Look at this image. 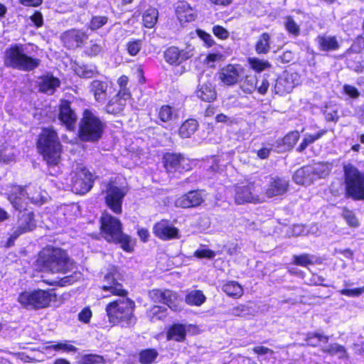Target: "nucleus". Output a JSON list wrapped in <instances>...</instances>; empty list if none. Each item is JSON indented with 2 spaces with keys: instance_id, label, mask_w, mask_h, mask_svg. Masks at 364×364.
<instances>
[{
  "instance_id": "f8f14e48",
  "label": "nucleus",
  "mask_w": 364,
  "mask_h": 364,
  "mask_svg": "<svg viewBox=\"0 0 364 364\" xmlns=\"http://www.w3.org/2000/svg\"><path fill=\"white\" fill-rule=\"evenodd\" d=\"M126 194L127 190L125 188H119L109 183L105 191V198L107 205L114 213H121L122 200Z\"/></svg>"
},
{
  "instance_id": "69168bd1",
  "label": "nucleus",
  "mask_w": 364,
  "mask_h": 364,
  "mask_svg": "<svg viewBox=\"0 0 364 364\" xmlns=\"http://www.w3.org/2000/svg\"><path fill=\"white\" fill-rule=\"evenodd\" d=\"M119 237L120 238L113 240L111 242L120 243L121 247L124 250L127 252H131L132 250V248L130 247L129 245V237L127 235H124L122 232L121 233Z\"/></svg>"
},
{
  "instance_id": "20e7f679",
  "label": "nucleus",
  "mask_w": 364,
  "mask_h": 364,
  "mask_svg": "<svg viewBox=\"0 0 364 364\" xmlns=\"http://www.w3.org/2000/svg\"><path fill=\"white\" fill-rule=\"evenodd\" d=\"M37 147L49 165H57L60 159L61 144L56 132L50 127L43 129Z\"/></svg>"
},
{
  "instance_id": "412c9836",
  "label": "nucleus",
  "mask_w": 364,
  "mask_h": 364,
  "mask_svg": "<svg viewBox=\"0 0 364 364\" xmlns=\"http://www.w3.org/2000/svg\"><path fill=\"white\" fill-rule=\"evenodd\" d=\"M59 120L66 126L68 130H73L77 120L75 112L70 108L68 101L62 102L60 106Z\"/></svg>"
},
{
  "instance_id": "f257e3e1",
  "label": "nucleus",
  "mask_w": 364,
  "mask_h": 364,
  "mask_svg": "<svg viewBox=\"0 0 364 364\" xmlns=\"http://www.w3.org/2000/svg\"><path fill=\"white\" fill-rule=\"evenodd\" d=\"M105 284L102 289L113 295L122 296L120 299L109 302L105 308L109 323L113 325L122 323L123 326H130L135 322L134 316V302L125 298L126 291L122 285L117 282L112 273L105 276Z\"/></svg>"
},
{
  "instance_id": "9d476101",
  "label": "nucleus",
  "mask_w": 364,
  "mask_h": 364,
  "mask_svg": "<svg viewBox=\"0 0 364 364\" xmlns=\"http://www.w3.org/2000/svg\"><path fill=\"white\" fill-rule=\"evenodd\" d=\"M36 226L34 214L32 211H26L18 216L17 221L11 230L7 245L11 246L14 240L21 235L33 230Z\"/></svg>"
},
{
  "instance_id": "ddd939ff",
  "label": "nucleus",
  "mask_w": 364,
  "mask_h": 364,
  "mask_svg": "<svg viewBox=\"0 0 364 364\" xmlns=\"http://www.w3.org/2000/svg\"><path fill=\"white\" fill-rule=\"evenodd\" d=\"M149 296L154 302L163 303L175 311L181 309L180 300L176 293L171 290L152 289L149 292Z\"/></svg>"
},
{
  "instance_id": "6e6552de",
  "label": "nucleus",
  "mask_w": 364,
  "mask_h": 364,
  "mask_svg": "<svg viewBox=\"0 0 364 364\" xmlns=\"http://www.w3.org/2000/svg\"><path fill=\"white\" fill-rule=\"evenodd\" d=\"M235 201L238 205L247 203H261L264 201L263 189L259 183L249 182L238 184L234 188Z\"/></svg>"
},
{
  "instance_id": "f704fd0d",
  "label": "nucleus",
  "mask_w": 364,
  "mask_h": 364,
  "mask_svg": "<svg viewBox=\"0 0 364 364\" xmlns=\"http://www.w3.org/2000/svg\"><path fill=\"white\" fill-rule=\"evenodd\" d=\"M74 70L79 77L85 78L92 77L97 73L96 66L91 64H75Z\"/></svg>"
},
{
  "instance_id": "c03bdc74",
  "label": "nucleus",
  "mask_w": 364,
  "mask_h": 364,
  "mask_svg": "<svg viewBox=\"0 0 364 364\" xmlns=\"http://www.w3.org/2000/svg\"><path fill=\"white\" fill-rule=\"evenodd\" d=\"M157 9L150 7L143 14V23L146 28H153L158 21Z\"/></svg>"
},
{
  "instance_id": "13d9d810",
  "label": "nucleus",
  "mask_w": 364,
  "mask_h": 364,
  "mask_svg": "<svg viewBox=\"0 0 364 364\" xmlns=\"http://www.w3.org/2000/svg\"><path fill=\"white\" fill-rule=\"evenodd\" d=\"M343 217L349 226L353 228H357L359 226V221L352 211L349 210H344L343 212Z\"/></svg>"
},
{
  "instance_id": "f03ea898",
  "label": "nucleus",
  "mask_w": 364,
  "mask_h": 364,
  "mask_svg": "<svg viewBox=\"0 0 364 364\" xmlns=\"http://www.w3.org/2000/svg\"><path fill=\"white\" fill-rule=\"evenodd\" d=\"M37 266L42 272L66 273L73 268V262L65 251L60 248H48L39 254Z\"/></svg>"
},
{
  "instance_id": "0e129e2a",
  "label": "nucleus",
  "mask_w": 364,
  "mask_h": 364,
  "mask_svg": "<svg viewBox=\"0 0 364 364\" xmlns=\"http://www.w3.org/2000/svg\"><path fill=\"white\" fill-rule=\"evenodd\" d=\"M340 294L349 297H358L364 293V287L355 289H343L339 291Z\"/></svg>"
},
{
  "instance_id": "423d86ee",
  "label": "nucleus",
  "mask_w": 364,
  "mask_h": 364,
  "mask_svg": "<svg viewBox=\"0 0 364 364\" xmlns=\"http://www.w3.org/2000/svg\"><path fill=\"white\" fill-rule=\"evenodd\" d=\"M344 176L347 195L354 200H364V172L348 164L344 166Z\"/></svg>"
},
{
  "instance_id": "39448f33",
  "label": "nucleus",
  "mask_w": 364,
  "mask_h": 364,
  "mask_svg": "<svg viewBox=\"0 0 364 364\" xmlns=\"http://www.w3.org/2000/svg\"><path fill=\"white\" fill-rule=\"evenodd\" d=\"M40 63V59L26 55L21 44L12 46L4 52V64L8 68L29 72L37 68Z\"/></svg>"
},
{
  "instance_id": "c9c22d12",
  "label": "nucleus",
  "mask_w": 364,
  "mask_h": 364,
  "mask_svg": "<svg viewBox=\"0 0 364 364\" xmlns=\"http://www.w3.org/2000/svg\"><path fill=\"white\" fill-rule=\"evenodd\" d=\"M222 289L227 295L231 297L240 298L243 294L242 286L235 281L228 282L223 286Z\"/></svg>"
},
{
  "instance_id": "aec40b11",
  "label": "nucleus",
  "mask_w": 364,
  "mask_h": 364,
  "mask_svg": "<svg viewBox=\"0 0 364 364\" xmlns=\"http://www.w3.org/2000/svg\"><path fill=\"white\" fill-rule=\"evenodd\" d=\"M298 84L296 75L293 73H284L276 81L274 91L280 95L289 93Z\"/></svg>"
},
{
  "instance_id": "052dcab7",
  "label": "nucleus",
  "mask_w": 364,
  "mask_h": 364,
  "mask_svg": "<svg viewBox=\"0 0 364 364\" xmlns=\"http://www.w3.org/2000/svg\"><path fill=\"white\" fill-rule=\"evenodd\" d=\"M82 364H103L104 358L98 355H85L81 358Z\"/></svg>"
},
{
  "instance_id": "09e8293b",
  "label": "nucleus",
  "mask_w": 364,
  "mask_h": 364,
  "mask_svg": "<svg viewBox=\"0 0 364 364\" xmlns=\"http://www.w3.org/2000/svg\"><path fill=\"white\" fill-rule=\"evenodd\" d=\"M205 300V295L198 290L191 291L186 296V302L191 305L200 306Z\"/></svg>"
},
{
  "instance_id": "a18cd8bd",
  "label": "nucleus",
  "mask_w": 364,
  "mask_h": 364,
  "mask_svg": "<svg viewBox=\"0 0 364 364\" xmlns=\"http://www.w3.org/2000/svg\"><path fill=\"white\" fill-rule=\"evenodd\" d=\"M16 154L12 146L0 145V163L9 164L15 160Z\"/></svg>"
},
{
  "instance_id": "b1692460",
  "label": "nucleus",
  "mask_w": 364,
  "mask_h": 364,
  "mask_svg": "<svg viewBox=\"0 0 364 364\" xmlns=\"http://www.w3.org/2000/svg\"><path fill=\"white\" fill-rule=\"evenodd\" d=\"M60 85L59 79L52 75H43L38 80L39 91L48 95H53Z\"/></svg>"
},
{
  "instance_id": "bf43d9fd",
  "label": "nucleus",
  "mask_w": 364,
  "mask_h": 364,
  "mask_svg": "<svg viewBox=\"0 0 364 364\" xmlns=\"http://www.w3.org/2000/svg\"><path fill=\"white\" fill-rule=\"evenodd\" d=\"M223 55L220 53H210L206 55L204 63L209 67H214L215 63L221 61L223 60Z\"/></svg>"
},
{
  "instance_id": "4d7b16f0",
  "label": "nucleus",
  "mask_w": 364,
  "mask_h": 364,
  "mask_svg": "<svg viewBox=\"0 0 364 364\" xmlns=\"http://www.w3.org/2000/svg\"><path fill=\"white\" fill-rule=\"evenodd\" d=\"M102 50V44L100 42L92 41L90 42V44L87 46L85 48L86 54L90 56H95L98 55Z\"/></svg>"
},
{
  "instance_id": "9b49d317",
  "label": "nucleus",
  "mask_w": 364,
  "mask_h": 364,
  "mask_svg": "<svg viewBox=\"0 0 364 364\" xmlns=\"http://www.w3.org/2000/svg\"><path fill=\"white\" fill-rule=\"evenodd\" d=\"M100 229L103 237L108 242L120 238L122 224L117 218L109 213H103L100 219Z\"/></svg>"
},
{
  "instance_id": "473e14b6",
  "label": "nucleus",
  "mask_w": 364,
  "mask_h": 364,
  "mask_svg": "<svg viewBox=\"0 0 364 364\" xmlns=\"http://www.w3.org/2000/svg\"><path fill=\"white\" fill-rule=\"evenodd\" d=\"M294 182L300 185H309L314 181V176L308 166L298 169L293 176Z\"/></svg>"
},
{
  "instance_id": "72a5a7b5",
  "label": "nucleus",
  "mask_w": 364,
  "mask_h": 364,
  "mask_svg": "<svg viewBox=\"0 0 364 364\" xmlns=\"http://www.w3.org/2000/svg\"><path fill=\"white\" fill-rule=\"evenodd\" d=\"M128 99H124L117 94L112 98L106 106V112L109 114H117L120 113L126 105Z\"/></svg>"
},
{
  "instance_id": "774afa93",
  "label": "nucleus",
  "mask_w": 364,
  "mask_h": 364,
  "mask_svg": "<svg viewBox=\"0 0 364 364\" xmlns=\"http://www.w3.org/2000/svg\"><path fill=\"white\" fill-rule=\"evenodd\" d=\"M196 32L198 37L203 41L206 46L211 47L215 44V41L210 34L200 29L197 30Z\"/></svg>"
},
{
  "instance_id": "bb28decb",
  "label": "nucleus",
  "mask_w": 364,
  "mask_h": 364,
  "mask_svg": "<svg viewBox=\"0 0 364 364\" xmlns=\"http://www.w3.org/2000/svg\"><path fill=\"white\" fill-rule=\"evenodd\" d=\"M196 95L202 101L207 102H213L217 97L215 88L210 82L199 85L196 90Z\"/></svg>"
},
{
  "instance_id": "58836bf2",
  "label": "nucleus",
  "mask_w": 364,
  "mask_h": 364,
  "mask_svg": "<svg viewBox=\"0 0 364 364\" xmlns=\"http://www.w3.org/2000/svg\"><path fill=\"white\" fill-rule=\"evenodd\" d=\"M321 350L322 352L331 355H338L340 359L348 358V353L345 347L338 343H331L323 346L321 348Z\"/></svg>"
},
{
  "instance_id": "a19ab883",
  "label": "nucleus",
  "mask_w": 364,
  "mask_h": 364,
  "mask_svg": "<svg viewBox=\"0 0 364 364\" xmlns=\"http://www.w3.org/2000/svg\"><path fill=\"white\" fill-rule=\"evenodd\" d=\"M198 127V122L196 119H189L180 127L179 134L182 138H188L195 133Z\"/></svg>"
},
{
  "instance_id": "5fc2aeb1",
  "label": "nucleus",
  "mask_w": 364,
  "mask_h": 364,
  "mask_svg": "<svg viewBox=\"0 0 364 364\" xmlns=\"http://www.w3.org/2000/svg\"><path fill=\"white\" fill-rule=\"evenodd\" d=\"M300 134L298 131H294L285 135L282 139L283 144L288 149H291L299 139Z\"/></svg>"
},
{
  "instance_id": "37998d69",
  "label": "nucleus",
  "mask_w": 364,
  "mask_h": 364,
  "mask_svg": "<svg viewBox=\"0 0 364 364\" xmlns=\"http://www.w3.org/2000/svg\"><path fill=\"white\" fill-rule=\"evenodd\" d=\"M159 356V353L156 349L148 348L142 350L139 353V361L141 364H152Z\"/></svg>"
},
{
  "instance_id": "5701e85b",
  "label": "nucleus",
  "mask_w": 364,
  "mask_h": 364,
  "mask_svg": "<svg viewBox=\"0 0 364 364\" xmlns=\"http://www.w3.org/2000/svg\"><path fill=\"white\" fill-rule=\"evenodd\" d=\"M61 38L68 48H74L79 47L87 38V36L80 31L70 30L65 32Z\"/></svg>"
},
{
  "instance_id": "6ab92c4d",
  "label": "nucleus",
  "mask_w": 364,
  "mask_h": 364,
  "mask_svg": "<svg viewBox=\"0 0 364 364\" xmlns=\"http://www.w3.org/2000/svg\"><path fill=\"white\" fill-rule=\"evenodd\" d=\"M164 166L169 172L187 171L191 168L188 159L180 154H166L164 157Z\"/></svg>"
},
{
  "instance_id": "e433bc0d",
  "label": "nucleus",
  "mask_w": 364,
  "mask_h": 364,
  "mask_svg": "<svg viewBox=\"0 0 364 364\" xmlns=\"http://www.w3.org/2000/svg\"><path fill=\"white\" fill-rule=\"evenodd\" d=\"M247 63L250 68L257 73H261L272 68V64L267 60L256 57L248 58Z\"/></svg>"
},
{
  "instance_id": "c85d7f7f",
  "label": "nucleus",
  "mask_w": 364,
  "mask_h": 364,
  "mask_svg": "<svg viewBox=\"0 0 364 364\" xmlns=\"http://www.w3.org/2000/svg\"><path fill=\"white\" fill-rule=\"evenodd\" d=\"M314 176V181L327 176L332 169V164L328 162H316L308 166Z\"/></svg>"
},
{
  "instance_id": "49530a36",
  "label": "nucleus",
  "mask_w": 364,
  "mask_h": 364,
  "mask_svg": "<svg viewBox=\"0 0 364 364\" xmlns=\"http://www.w3.org/2000/svg\"><path fill=\"white\" fill-rule=\"evenodd\" d=\"M258 82L259 80L255 75H247L240 84V88L244 92L250 94L256 90Z\"/></svg>"
},
{
  "instance_id": "4be33fe9",
  "label": "nucleus",
  "mask_w": 364,
  "mask_h": 364,
  "mask_svg": "<svg viewBox=\"0 0 364 364\" xmlns=\"http://www.w3.org/2000/svg\"><path fill=\"white\" fill-rule=\"evenodd\" d=\"M154 232L156 236L162 240H171L178 237V230L167 220L157 223L154 227Z\"/></svg>"
},
{
  "instance_id": "cd10ccee",
  "label": "nucleus",
  "mask_w": 364,
  "mask_h": 364,
  "mask_svg": "<svg viewBox=\"0 0 364 364\" xmlns=\"http://www.w3.org/2000/svg\"><path fill=\"white\" fill-rule=\"evenodd\" d=\"M190 328L191 325H183L181 323L172 325L167 331V340H173L177 342L183 341L186 336V332Z\"/></svg>"
},
{
  "instance_id": "603ef678",
  "label": "nucleus",
  "mask_w": 364,
  "mask_h": 364,
  "mask_svg": "<svg viewBox=\"0 0 364 364\" xmlns=\"http://www.w3.org/2000/svg\"><path fill=\"white\" fill-rule=\"evenodd\" d=\"M128 81L129 79L126 75L121 76L117 80V83L119 87V90L117 94L119 97L124 99H129L131 97V93L129 89L127 87Z\"/></svg>"
},
{
  "instance_id": "8fccbe9b",
  "label": "nucleus",
  "mask_w": 364,
  "mask_h": 364,
  "mask_svg": "<svg viewBox=\"0 0 364 364\" xmlns=\"http://www.w3.org/2000/svg\"><path fill=\"white\" fill-rule=\"evenodd\" d=\"M147 316L151 321L155 322L166 316V309L164 307L154 306L149 310Z\"/></svg>"
},
{
  "instance_id": "79ce46f5",
  "label": "nucleus",
  "mask_w": 364,
  "mask_h": 364,
  "mask_svg": "<svg viewBox=\"0 0 364 364\" xmlns=\"http://www.w3.org/2000/svg\"><path fill=\"white\" fill-rule=\"evenodd\" d=\"M326 131L324 129H321L318 131L315 134H309L306 133L304 134V138L302 139V141L299 144V146L297 148V151L299 152H302L306 149V148L314 143L315 141L320 139L322 136H323L326 134Z\"/></svg>"
},
{
  "instance_id": "7c9ffc66",
  "label": "nucleus",
  "mask_w": 364,
  "mask_h": 364,
  "mask_svg": "<svg viewBox=\"0 0 364 364\" xmlns=\"http://www.w3.org/2000/svg\"><path fill=\"white\" fill-rule=\"evenodd\" d=\"M107 83L100 80H93L90 84V90L95 99L98 102H104L107 96Z\"/></svg>"
},
{
  "instance_id": "3c124183",
  "label": "nucleus",
  "mask_w": 364,
  "mask_h": 364,
  "mask_svg": "<svg viewBox=\"0 0 364 364\" xmlns=\"http://www.w3.org/2000/svg\"><path fill=\"white\" fill-rule=\"evenodd\" d=\"M328 341V336H324L319 333H309L306 336V341L307 345L311 346H318V342L327 343Z\"/></svg>"
},
{
  "instance_id": "c756f323",
  "label": "nucleus",
  "mask_w": 364,
  "mask_h": 364,
  "mask_svg": "<svg viewBox=\"0 0 364 364\" xmlns=\"http://www.w3.org/2000/svg\"><path fill=\"white\" fill-rule=\"evenodd\" d=\"M159 119L163 122H170L178 119V110L170 105H162L157 110Z\"/></svg>"
},
{
  "instance_id": "e2e57ef3",
  "label": "nucleus",
  "mask_w": 364,
  "mask_h": 364,
  "mask_svg": "<svg viewBox=\"0 0 364 364\" xmlns=\"http://www.w3.org/2000/svg\"><path fill=\"white\" fill-rule=\"evenodd\" d=\"M92 316V312L90 307L83 308L78 314V320L84 323H88Z\"/></svg>"
},
{
  "instance_id": "393cba45",
  "label": "nucleus",
  "mask_w": 364,
  "mask_h": 364,
  "mask_svg": "<svg viewBox=\"0 0 364 364\" xmlns=\"http://www.w3.org/2000/svg\"><path fill=\"white\" fill-rule=\"evenodd\" d=\"M176 12L181 23L191 22L196 18V10L185 1L178 3Z\"/></svg>"
},
{
  "instance_id": "864d4df0",
  "label": "nucleus",
  "mask_w": 364,
  "mask_h": 364,
  "mask_svg": "<svg viewBox=\"0 0 364 364\" xmlns=\"http://www.w3.org/2000/svg\"><path fill=\"white\" fill-rule=\"evenodd\" d=\"M284 26L288 33L294 36L300 34V27L291 16L285 18Z\"/></svg>"
},
{
  "instance_id": "de8ad7c7",
  "label": "nucleus",
  "mask_w": 364,
  "mask_h": 364,
  "mask_svg": "<svg viewBox=\"0 0 364 364\" xmlns=\"http://www.w3.org/2000/svg\"><path fill=\"white\" fill-rule=\"evenodd\" d=\"M316 261V257L309 254L294 255L292 256V263L301 267H307L313 264Z\"/></svg>"
},
{
  "instance_id": "6e6d98bb",
  "label": "nucleus",
  "mask_w": 364,
  "mask_h": 364,
  "mask_svg": "<svg viewBox=\"0 0 364 364\" xmlns=\"http://www.w3.org/2000/svg\"><path fill=\"white\" fill-rule=\"evenodd\" d=\"M142 41L139 39H133L127 42V50L132 56H135L141 48Z\"/></svg>"
},
{
  "instance_id": "a211bd4d",
  "label": "nucleus",
  "mask_w": 364,
  "mask_h": 364,
  "mask_svg": "<svg viewBox=\"0 0 364 364\" xmlns=\"http://www.w3.org/2000/svg\"><path fill=\"white\" fill-rule=\"evenodd\" d=\"M205 196L203 191H191L178 197L175 201V205L183 208L197 207L205 201Z\"/></svg>"
},
{
  "instance_id": "ea45409f",
  "label": "nucleus",
  "mask_w": 364,
  "mask_h": 364,
  "mask_svg": "<svg viewBox=\"0 0 364 364\" xmlns=\"http://www.w3.org/2000/svg\"><path fill=\"white\" fill-rule=\"evenodd\" d=\"M52 343H53L50 345L46 346L43 349L46 351L54 350L55 351H63L65 353L77 351V348L70 344L68 341H62Z\"/></svg>"
},
{
  "instance_id": "338daca9",
  "label": "nucleus",
  "mask_w": 364,
  "mask_h": 364,
  "mask_svg": "<svg viewBox=\"0 0 364 364\" xmlns=\"http://www.w3.org/2000/svg\"><path fill=\"white\" fill-rule=\"evenodd\" d=\"M213 34L220 39L225 40L229 37V32L220 26H214L212 28Z\"/></svg>"
},
{
  "instance_id": "0eeeda50",
  "label": "nucleus",
  "mask_w": 364,
  "mask_h": 364,
  "mask_svg": "<svg viewBox=\"0 0 364 364\" xmlns=\"http://www.w3.org/2000/svg\"><path fill=\"white\" fill-rule=\"evenodd\" d=\"M55 294L52 291L38 289L21 293L18 301L28 309H39L48 306L50 303L55 299Z\"/></svg>"
},
{
  "instance_id": "2eb2a0df",
  "label": "nucleus",
  "mask_w": 364,
  "mask_h": 364,
  "mask_svg": "<svg viewBox=\"0 0 364 364\" xmlns=\"http://www.w3.org/2000/svg\"><path fill=\"white\" fill-rule=\"evenodd\" d=\"M6 196L14 209L20 212L23 210H26L28 205L26 187L12 185L6 193Z\"/></svg>"
},
{
  "instance_id": "4468645a",
  "label": "nucleus",
  "mask_w": 364,
  "mask_h": 364,
  "mask_svg": "<svg viewBox=\"0 0 364 364\" xmlns=\"http://www.w3.org/2000/svg\"><path fill=\"white\" fill-rule=\"evenodd\" d=\"M194 55V48L188 46L185 49L180 50L176 46H171L164 53L166 62L170 65H178Z\"/></svg>"
},
{
  "instance_id": "dca6fc26",
  "label": "nucleus",
  "mask_w": 364,
  "mask_h": 364,
  "mask_svg": "<svg viewBox=\"0 0 364 364\" xmlns=\"http://www.w3.org/2000/svg\"><path fill=\"white\" fill-rule=\"evenodd\" d=\"M289 188V181L279 176L269 178L265 190H263L264 200L284 194Z\"/></svg>"
},
{
  "instance_id": "a878e982",
  "label": "nucleus",
  "mask_w": 364,
  "mask_h": 364,
  "mask_svg": "<svg viewBox=\"0 0 364 364\" xmlns=\"http://www.w3.org/2000/svg\"><path fill=\"white\" fill-rule=\"evenodd\" d=\"M26 193L28 198V203L31 202L37 205H42L48 199V193L41 190L39 187L35 186H26Z\"/></svg>"
},
{
  "instance_id": "4c0bfd02",
  "label": "nucleus",
  "mask_w": 364,
  "mask_h": 364,
  "mask_svg": "<svg viewBox=\"0 0 364 364\" xmlns=\"http://www.w3.org/2000/svg\"><path fill=\"white\" fill-rule=\"evenodd\" d=\"M271 38L267 33H263L255 44V51L257 54H267L270 50Z\"/></svg>"
},
{
  "instance_id": "f3484780",
  "label": "nucleus",
  "mask_w": 364,
  "mask_h": 364,
  "mask_svg": "<svg viewBox=\"0 0 364 364\" xmlns=\"http://www.w3.org/2000/svg\"><path fill=\"white\" fill-rule=\"evenodd\" d=\"M244 73V68L238 64H229L223 67L219 72V79L226 85L232 86L237 84Z\"/></svg>"
},
{
  "instance_id": "1a4fd4ad",
  "label": "nucleus",
  "mask_w": 364,
  "mask_h": 364,
  "mask_svg": "<svg viewBox=\"0 0 364 364\" xmlns=\"http://www.w3.org/2000/svg\"><path fill=\"white\" fill-rule=\"evenodd\" d=\"M71 188L76 194H85L92 186L93 176L82 165H77L70 173Z\"/></svg>"
},
{
  "instance_id": "7ed1b4c3",
  "label": "nucleus",
  "mask_w": 364,
  "mask_h": 364,
  "mask_svg": "<svg viewBox=\"0 0 364 364\" xmlns=\"http://www.w3.org/2000/svg\"><path fill=\"white\" fill-rule=\"evenodd\" d=\"M105 127V123L95 112L85 109L78 124L79 138L83 141H97L101 139Z\"/></svg>"
},
{
  "instance_id": "2f4dec72",
  "label": "nucleus",
  "mask_w": 364,
  "mask_h": 364,
  "mask_svg": "<svg viewBox=\"0 0 364 364\" xmlns=\"http://www.w3.org/2000/svg\"><path fill=\"white\" fill-rule=\"evenodd\" d=\"M316 41L319 48L323 51L336 50L339 48V44L335 36H318Z\"/></svg>"
},
{
  "instance_id": "680f3d73",
  "label": "nucleus",
  "mask_w": 364,
  "mask_h": 364,
  "mask_svg": "<svg viewBox=\"0 0 364 364\" xmlns=\"http://www.w3.org/2000/svg\"><path fill=\"white\" fill-rule=\"evenodd\" d=\"M107 18L106 16H93L90 21L89 27L92 30H97L105 25L107 23Z\"/></svg>"
}]
</instances>
